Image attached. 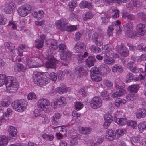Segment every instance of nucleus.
<instances>
[{"instance_id":"19","label":"nucleus","mask_w":146,"mask_h":146,"mask_svg":"<svg viewBox=\"0 0 146 146\" xmlns=\"http://www.w3.org/2000/svg\"><path fill=\"white\" fill-rule=\"evenodd\" d=\"M26 64L27 66L29 68L38 67L41 66L38 62H35L33 58L31 57L27 60Z\"/></svg>"},{"instance_id":"25","label":"nucleus","mask_w":146,"mask_h":146,"mask_svg":"<svg viewBox=\"0 0 146 146\" xmlns=\"http://www.w3.org/2000/svg\"><path fill=\"white\" fill-rule=\"evenodd\" d=\"M96 60L95 58L93 56H89L85 60L86 65L89 67H90L94 65V63Z\"/></svg>"},{"instance_id":"6","label":"nucleus","mask_w":146,"mask_h":146,"mask_svg":"<svg viewBox=\"0 0 146 146\" xmlns=\"http://www.w3.org/2000/svg\"><path fill=\"white\" fill-rule=\"evenodd\" d=\"M11 105L16 111L19 112L24 111L27 106V102L24 100H15L12 103Z\"/></svg>"},{"instance_id":"32","label":"nucleus","mask_w":146,"mask_h":146,"mask_svg":"<svg viewBox=\"0 0 146 146\" xmlns=\"http://www.w3.org/2000/svg\"><path fill=\"white\" fill-rule=\"evenodd\" d=\"M8 139L5 135H0V146H6L8 143Z\"/></svg>"},{"instance_id":"4","label":"nucleus","mask_w":146,"mask_h":146,"mask_svg":"<svg viewBox=\"0 0 146 146\" xmlns=\"http://www.w3.org/2000/svg\"><path fill=\"white\" fill-rule=\"evenodd\" d=\"M5 84L7 92L8 93H15L18 88L19 85L17 80L14 77L7 76Z\"/></svg>"},{"instance_id":"47","label":"nucleus","mask_w":146,"mask_h":146,"mask_svg":"<svg viewBox=\"0 0 146 146\" xmlns=\"http://www.w3.org/2000/svg\"><path fill=\"white\" fill-rule=\"evenodd\" d=\"M103 1L104 2H105L108 3L115 2L118 4H120L121 3L122 1H123L124 3H125L127 1V0H103Z\"/></svg>"},{"instance_id":"61","label":"nucleus","mask_w":146,"mask_h":146,"mask_svg":"<svg viewBox=\"0 0 146 146\" xmlns=\"http://www.w3.org/2000/svg\"><path fill=\"white\" fill-rule=\"evenodd\" d=\"M112 116L110 114L106 113L105 114L104 119L105 121H107L112 122V120L111 119Z\"/></svg>"},{"instance_id":"26","label":"nucleus","mask_w":146,"mask_h":146,"mask_svg":"<svg viewBox=\"0 0 146 146\" xmlns=\"http://www.w3.org/2000/svg\"><path fill=\"white\" fill-rule=\"evenodd\" d=\"M135 61V60H133L132 61H130L128 63L127 67L128 69L133 72L136 73L138 72L139 69L136 67L133 66Z\"/></svg>"},{"instance_id":"20","label":"nucleus","mask_w":146,"mask_h":146,"mask_svg":"<svg viewBox=\"0 0 146 146\" xmlns=\"http://www.w3.org/2000/svg\"><path fill=\"white\" fill-rule=\"evenodd\" d=\"M15 7V4L13 2H11L6 4L4 9V11L7 14H11L13 13Z\"/></svg>"},{"instance_id":"21","label":"nucleus","mask_w":146,"mask_h":146,"mask_svg":"<svg viewBox=\"0 0 146 146\" xmlns=\"http://www.w3.org/2000/svg\"><path fill=\"white\" fill-rule=\"evenodd\" d=\"M105 137L106 139L110 141H112L115 138V134L114 131L108 129L106 131Z\"/></svg>"},{"instance_id":"45","label":"nucleus","mask_w":146,"mask_h":146,"mask_svg":"<svg viewBox=\"0 0 146 146\" xmlns=\"http://www.w3.org/2000/svg\"><path fill=\"white\" fill-rule=\"evenodd\" d=\"M101 96L103 97V100H107L110 98L109 94L106 91H103L101 93Z\"/></svg>"},{"instance_id":"35","label":"nucleus","mask_w":146,"mask_h":146,"mask_svg":"<svg viewBox=\"0 0 146 146\" xmlns=\"http://www.w3.org/2000/svg\"><path fill=\"white\" fill-rule=\"evenodd\" d=\"M44 11L42 10L38 11V12H34L32 13L33 17L37 19H40L44 17Z\"/></svg>"},{"instance_id":"23","label":"nucleus","mask_w":146,"mask_h":146,"mask_svg":"<svg viewBox=\"0 0 146 146\" xmlns=\"http://www.w3.org/2000/svg\"><path fill=\"white\" fill-rule=\"evenodd\" d=\"M40 40H36L35 41V46L37 48L39 49L43 47L44 40L46 39L45 36L44 35H42L40 36Z\"/></svg>"},{"instance_id":"14","label":"nucleus","mask_w":146,"mask_h":146,"mask_svg":"<svg viewBox=\"0 0 146 146\" xmlns=\"http://www.w3.org/2000/svg\"><path fill=\"white\" fill-rule=\"evenodd\" d=\"M102 105L101 99L99 97H95L91 101L90 106L93 109H96L101 107Z\"/></svg>"},{"instance_id":"57","label":"nucleus","mask_w":146,"mask_h":146,"mask_svg":"<svg viewBox=\"0 0 146 146\" xmlns=\"http://www.w3.org/2000/svg\"><path fill=\"white\" fill-rule=\"evenodd\" d=\"M53 129L59 131V133H60V132L65 131L66 130V127L64 126H59L54 127Z\"/></svg>"},{"instance_id":"27","label":"nucleus","mask_w":146,"mask_h":146,"mask_svg":"<svg viewBox=\"0 0 146 146\" xmlns=\"http://www.w3.org/2000/svg\"><path fill=\"white\" fill-rule=\"evenodd\" d=\"M84 45L82 43H77L74 46V52L75 53H80L82 52L84 50Z\"/></svg>"},{"instance_id":"5","label":"nucleus","mask_w":146,"mask_h":146,"mask_svg":"<svg viewBox=\"0 0 146 146\" xmlns=\"http://www.w3.org/2000/svg\"><path fill=\"white\" fill-rule=\"evenodd\" d=\"M55 23L58 28L62 31H73L77 29V27L76 25H68L66 20L64 19H61L57 21Z\"/></svg>"},{"instance_id":"64","label":"nucleus","mask_w":146,"mask_h":146,"mask_svg":"<svg viewBox=\"0 0 146 146\" xmlns=\"http://www.w3.org/2000/svg\"><path fill=\"white\" fill-rule=\"evenodd\" d=\"M46 22L44 20H42L40 21H36L35 22V24L38 26H42L46 24Z\"/></svg>"},{"instance_id":"37","label":"nucleus","mask_w":146,"mask_h":146,"mask_svg":"<svg viewBox=\"0 0 146 146\" xmlns=\"http://www.w3.org/2000/svg\"><path fill=\"white\" fill-rule=\"evenodd\" d=\"M100 68H101L102 72L104 73L108 74L109 73L110 71V68L104 64L101 65Z\"/></svg>"},{"instance_id":"41","label":"nucleus","mask_w":146,"mask_h":146,"mask_svg":"<svg viewBox=\"0 0 146 146\" xmlns=\"http://www.w3.org/2000/svg\"><path fill=\"white\" fill-rule=\"evenodd\" d=\"M42 137L44 139L50 141H52L54 138V136L50 134L44 133L42 135Z\"/></svg>"},{"instance_id":"24","label":"nucleus","mask_w":146,"mask_h":146,"mask_svg":"<svg viewBox=\"0 0 146 146\" xmlns=\"http://www.w3.org/2000/svg\"><path fill=\"white\" fill-rule=\"evenodd\" d=\"M135 114L138 118H144L146 116V110L144 108H141L137 110Z\"/></svg>"},{"instance_id":"62","label":"nucleus","mask_w":146,"mask_h":146,"mask_svg":"<svg viewBox=\"0 0 146 146\" xmlns=\"http://www.w3.org/2000/svg\"><path fill=\"white\" fill-rule=\"evenodd\" d=\"M28 100H31L33 99H35L36 98V96L35 94L34 93H30L28 95Z\"/></svg>"},{"instance_id":"16","label":"nucleus","mask_w":146,"mask_h":146,"mask_svg":"<svg viewBox=\"0 0 146 146\" xmlns=\"http://www.w3.org/2000/svg\"><path fill=\"white\" fill-rule=\"evenodd\" d=\"M7 131L9 133L8 137L9 139L13 141L15 139L17 133V130L14 127L10 126L7 129Z\"/></svg>"},{"instance_id":"58","label":"nucleus","mask_w":146,"mask_h":146,"mask_svg":"<svg viewBox=\"0 0 146 146\" xmlns=\"http://www.w3.org/2000/svg\"><path fill=\"white\" fill-rule=\"evenodd\" d=\"M7 21V19L1 15L0 14V25H5Z\"/></svg>"},{"instance_id":"8","label":"nucleus","mask_w":146,"mask_h":146,"mask_svg":"<svg viewBox=\"0 0 146 146\" xmlns=\"http://www.w3.org/2000/svg\"><path fill=\"white\" fill-rule=\"evenodd\" d=\"M32 7L30 5H22L19 7L17 9L18 15L21 17H25L29 13H30L32 10Z\"/></svg>"},{"instance_id":"28","label":"nucleus","mask_w":146,"mask_h":146,"mask_svg":"<svg viewBox=\"0 0 146 146\" xmlns=\"http://www.w3.org/2000/svg\"><path fill=\"white\" fill-rule=\"evenodd\" d=\"M71 52L68 50L61 55L60 58L64 61H68L71 58Z\"/></svg>"},{"instance_id":"44","label":"nucleus","mask_w":146,"mask_h":146,"mask_svg":"<svg viewBox=\"0 0 146 146\" xmlns=\"http://www.w3.org/2000/svg\"><path fill=\"white\" fill-rule=\"evenodd\" d=\"M68 72L69 73V70L67 71V70H64V72L61 71H59L58 72V79L60 80H62L63 79L65 73Z\"/></svg>"},{"instance_id":"50","label":"nucleus","mask_w":146,"mask_h":146,"mask_svg":"<svg viewBox=\"0 0 146 146\" xmlns=\"http://www.w3.org/2000/svg\"><path fill=\"white\" fill-rule=\"evenodd\" d=\"M122 17L125 19L127 18L128 19L131 20H134L135 19V17L134 15L125 13H123Z\"/></svg>"},{"instance_id":"12","label":"nucleus","mask_w":146,"mask_h":146,"mask_svg":"<svg viewBox=\"0 0 146 146\" xmlns=\"http://www.w3.org/2000/svg\"><path fill=\"white\" fill-rule=\"evenodd\" d=\"M47 59L49 61L45 62V66L47 68H54L55 65L58 63V61L55 59L53 55L47 54Z\"/></svg>"},{"instance_id":"42","label":"nucleus","mask_w":146,"mask_h":146,"mask_svg":"<svg viewBox=\"0 0 146 146\" xmlns=\"http://www.w3.org/2000/svg\"><path fill=\"white\" fill-rule=\"evenodd\" d=\"M7 77L5 75L3 74H0V87L2 86L5 83V84L6 80Z\"/></svg>"},{"instance_id":"9","label":"nucleus","mask_w":146,"mask_h":146,"mask_svg":"<svg viewBox=\"0 0 146 146\" xmlns=\"http://www.w3.org/2000/svg\"><path fill=\"white\" fill-rule=\"evenodd\" d=\"M90 75L93 81L98 82L102 80L101 76L99 72L98 69L96 67H94L91 68Z\"/></svg>"},{"instance_id":"48","label":"nucleus","mask_w":146,"mask_h":146,"mask_svg":"<svg viewBox=\"0 0 146 146\" xmlns=\"http://www.w3.org/2000/svg\"><path fill=\"white\" fill-rule=\"evenodd\" d=\"M56 90L58 93L62 94L68 91V90L65 86H63L57 88Z\"/></svg>"},{"instance_id":"31","label":"nucleus","mask_w":146,"mask_h":146,"mask_svg":"<svg viewBox=\"0 0 146 146\" xmlns=\"http://www.w3.org/2000/svg\"><path fill=\"white\" fill-rule=\"evenodd\" d=\"M138 128L139 131L141 133L145 132L146 131V121H143L139 123Z\"/></svg>"},{"instance_id":"36","label":"nucleus","mask_w":146,"mask_h":146,"mask_svg":"<svg viewBox=\"0 0 146 146\" xmlns=\"http://www.w3.org/2000/svg\"><path fill=\"white\" fill-rule=\"evenodd\" d=\"M137 95L136 94L131 93L126 96V98L129 101H133L137 98Z\"/></svg>"},{"instance_id":"46","label":"nucleus","mask_w":146,"mask_h":146,"mask_svg":"<svg viewBox=\"0 0 146 146\" xmlns=\"http://www.w3.org/2000/svg\"><path fill=\"white\" fill-rule=\"evenodd\" d=\"M77 3V2L76 1L73 0H71L69 2V6L70 9L71 11H73L74 10Z\"/></svg>"},{"instance_id":"49","label":"nucleus","mask_w":146,"mask_h":146,"mask_svg":"<svg viewBox=\"0 0 146 146\" xmlns=\"http://www.w3.org/2000/svg\"><path fill=\"white\" fill-rule=\"evenodd\" d=\"M114 25H110L108 27L107 29L108 35L109 36H111L113 34V31L114 30Z\"/></svg>"},{"instance_id":"34","label":"nucleus","mask_w":146,"mask_h":146,"mask_svg":"<svg viewBox=\"0 0 146 146\" xmlns=\"http://www.w3.org/2000/svg\"><path fill=\"white\" fill-rule=\"evenodd\" d=\"M139 88L138 85L135 84L129 86L127 88V90L131 93L136 94Z\"/></svg>"},{"instance_id":"38","label":"nucleus","mask_w":146,"mask_h":146,"mask_svg":"<svg viewBox=\"0 0 146 146\" xmlns=\"http://www.w3.org/2000/svg\"><path fill=\"white\" fill-rule=\"evenodd\" d=\"M78 137L76 135H72L71 137V140L70 145L71 146H75L78 143Z\"/></svg>"},{"instance_id":"54","label":"nucleus","mask_w":146,"mask_h":146,"mask_svg":"<svg viewBox=\"0 0 146 146\" xmlns=\"http://www.w3.org/2000/svg\"><path fill=\"white\" fill-rule=\"evenodd\" d=\"M83 107V104L79 102H77L75 104V109L77 110H79L82 109Z\"/></svg>"},{"instance_id":"2","label":"nucleus","mask_w":146,"mask_h":146,"mask_svg":"<svg viewBox=\"0 0 146 146\" xmlns=\"http://www.w3.org/2000/svg\"><path fill=\"white\" fill-rule=\"evenodd\" d=\"M33 81L40 86H44L49 81V74L47 72L41 74L39 72H35L33 74Z\"/></svg>"},{"instance_id":"56","label":"nucleus","mask_w":146,"mask_h":146,"mask_svg":"<svg viewBox=\"0 0 146 146\" xmlns=\"http://www.w3.org/2000/svg\"><path fill=\"white\" fill-rule=\"evenodd\" d=\"M141 137L140 135H137L136 136L133 137L131 139V141L132 142L138 143L139 142Z\"/></svg>"},{"instance_id":"59","label":"nucleus","mask_w":146,"mask_h":146,"mask_svg":"<svg viewBox=\"0 0 146 146\" xmlns=\"http://www.w3.org/2000/svg\"><path fill=\"white\" fill-rule=\"evenodd\" d=\"M50 78L49 80H52V81H55L57 79L56 74L54 72H52L49 76Z\"/></svg>"},{"instance_id":"29","label":"nucleus","mask_w":146,"mask_h":146,"mask_svg":"<svg viewBox=\"0 0 146 146\" xmlns=\"http://www.w3.org/2000/svg\"><path fill=\"white\" fill-rule=\"evenodd\" d=\"M79 6L82 8H87L89 9H91L93 8L92 5L90 3L84 1L79 4Z\"/></svg>"},{"instance_id":"15","label":"nucleus","mask_w":146,"mask_h":146,"mask_svg":"<svg viewBox=\"0 0 146 146\" xmlns=\"http://www.w3.org/2000/svg\"><path fill=\"white\" fill-rule=\"evenodd\" d=\"M116 50L123 57L127 56L129 54V50L124 45L121 44L116 47Z\"/></svg>"},{"instance_id":"17","label":"nucleus","mask_w":146,"mask_h":146,"mask_svg":"<svg viewBox=\"0 0 146 146\" xmlns=\"http://www.w3.org/2000/svg\"><path fill=\"white\" fill-rule=\"evenodd\" d=\"M95 44L98 46L103 45V37L102 35L95 33L92 36Z\"/></svg>"},{"instance_id":"18","label":"nucleus","mask_w":146,"mask_h":146,"mask_svg":"<svg viewBox=\"0 0 146 146\" xmlns=\"http://www.w3.org/2000/svg\"><path fill=\"white\" fill-rule=\"evenodd\" d=\"M118 113H115L113 116V121L118 125L121 126H123L126 124L127 119L126 118H119Z\"/></svg>"},{"instance_id":"51","label":"nucleus","mask_w":146,"mask_h":146,"mask_svg":"<svg viewBox=\"0 0 146 146\" xmlns=\"http://www.w3.org/2000/svg\"><path fill=\"white\" fill-rule=\"evenodd\" d=\"M103 84L109 88H111L113 84L109 80L107 79H104L103 80Z\"/></svg>"},{"instance_id":"53","label":"nucleus","mask_w":146,"mask_h":146,"mask_svg":"<svg viewBox=\"0 0 146 146\" xmlns=\"http://www.w3.org/2000/svg\"><path fill=\"white\" fill-rule=\"evenodd\" d=\"M114 18H117L119 17V11L118 10L114 9L112 10V12L110 14Z\"/></svg>"},{"instance_id":"1","label":"nucleus","mask_w":146,"mask_h":146,"mask_svg":"<svg viewBox=\"0 0 146 146\" xmlns=\"http://www.w3.org/2000/svg\"><path fill=\"white\" fill-rule=\"evenodd\" d=\"M102 49V53L105 54L104 62L106 64L110 65L113 64L114 62V60L110 57L109 56H112L114 58H117L119 57V55L114 54L112 47L105 45L103 46Z\"/></svg>"},{"instance_id":"33","label":"nucleus","mask_w":146,"mask_h":146,"mask_svg":"<svg viewBox=\"0 0 146 146\" xmlns=\"http://www.w3.org/2000/svg\"><path fill=\"white\" fill-rule=\"evenodd\" d=\"M78 130L80 133L82 134H89L91 131V129L88 127H79L78 128Z\"/></svg>"},{"instance_id":"30","label":"nucleus","mask_w":146,"mask_h":146,"mask_svg":"<svg viewBox=\"0 0 146 146\" xmlns=\"http://www.w3.org/2000/svg\"><path fill=\"white\" fill-rule=\"evenodd\" d=\"M14 69L15 72H24L26 69L25 66L23 65L22 64L19 63H17L14 67Z\"/></svg>"},{"instance_id":"13","label":"nucleus","mask_w":146,"mask_h":146,"mask_svg":"<svg viewBox=\"0 0 146 146\" xmlns=\"http://www.w3.org/2000/svg\"><path fill=\"white\" fill-rule=\"evenodd\" d=\"M66 104V98L64 97H60L58 99L55 98L53 100L51 103L52 106L54 109L57 108L58 105L61 106H64Z\"/></svg>"},{"instance_id":"7","label":"nucleus","mask_w":146,"mask_h":146,"mask_svg":"<svg viewBox=\"0 0 146 146\" xmlns=\"http://www.w3.org/2000/svg\"><path fill=\"white\" fill-rule=\"evenodd\" d=\"M50 105L49 101L46 98H41L37 102V105L39 110L40 111H44L46 113H48L49 112V110L47 107Z\"/></svg>"},{"instance_id":"3","label":"nucleus","mask_w":146,"mask_h":146,"mask_svg":"<svg viewBox=\"0 0 146 146\" xmlns=\"http://www.w3.org/2000/svg\"><path fill=\"white\" fill-rule=\"evenodd\" d=\"M5 47L7 51L10 53L12 56L16 55V52L18 53V56L21 57L23 56V51H26L29 50V48L26 45L21 44L17 48L16 50H15V46L11 43L7 42L5 44Z\"/></svg>"},{"instance_id":"40","label":"nucleus","mask_w":146,"mask_h":146,"mask_svg":"<svg viewBox=\"0 0 146 146\" xmlns=\"http://www.w3.org/2000/svg\"><path fill=\"white\" fill-rule=\"evenodd\" d=\"M76 73L80 77L82 76L84 74V70H83V67L78 66L76 68Z\"/></svg>"},{"instance_id":"10","label":"nucleus","mask_w":146,"mask_h":146,"mask_svg":"<svg viewBox=\"0 0 146 146\" xmlns=\"http://www.w3.org/2000/svg\"><path fill=\"white\" fill-rule=\"evenodd\" d=\"M123 31L125 35L132 38H134L136 35L135 32L132 33L133 27L131 23L129 22L126 23L123 25Z\"/></svg>"},{"instance_id":"63","label":"nucleus","mask_w":146,"mask_h":146,"mask_svg":"<svg viewBox=\"0 0 146 146\" xmlns=\"http://www.w3.org/2000/svg\"><path fill=\"white\" fill-rule=\"evenodd\" d=\"M146 60V55L143 54L138 57L137 61L139 62H141L142 61H145Z\"/></svg>"},{"instance_id":"11","label":"nucleus","mask_w":146,"mask_h":146,"mask_svg":"<svg viewBox=\"0 0 146 146\" xmlns=\"http://www.w3.org/2000/svg\"><path fill=\"white\" fill-rule=\"evenodd\" d=\"M45 43L46 45H49V47L52 49V51L50 50V52L48 51L47 54L53 55L55 53L54 50H56L58 48V43L57 41L54 39L46 40Z\"/></svg>"},{"instance_id":"43","label":"nucleus","mask_w":146,"mask_h":146,"mask_svg":"<svg viewBox=\"0 0 146 146\" xmlns=\"http://www.w3.org/2000/svg\"><path fill=\"white\" fill-rule=\"evenodd\" d=\"M127 122V124L128 126H130L133 129H135L137 128V123L136 121L131 120Z\"/></svg>"},{"instance_id":"55","label":"nucleus","mask_w":146,"mask_h":146,"mask_svg":"<svg viewBox=\"0 0 146 146\" xmlns=\"http://www.w3.org/2000/svg\"><path fill=\"white\" fill-rule=\"evenodd\" d=\"M133 78V76L132 74L131 73H128L126 76V78L125 80L126 82H130Z\"/></svg>"},{"instance_id":"52","label":"nucleus","mask_w":146,"mask_h":146,"mask_svg":"<svg viewBox=\"0 0 146 146\" xmlns=\"http://www.w3.org/2000/svg\"><path fill=\"white\" fill-rule=\"evenodd\" d=\"M124 131V129H117L115 131V135H117V137H119L123 135Z\"/></svg>"},{"instance_id":"60","label":"nucleus","mask_w":146,"mask_h":146,"mask_svg":"<svg viewBox=\"0 0 146 146\" xmlns=\"http://www.w3.org/2000/svg\"><path fill=\"white\" fill-rule=\"evenodd\" d=\"M8 25L9 26H11L13 29H16L17 28V23L15 21H10Z\"/></svg>"},{"instance_id":"39","label":"nucleus","mask_w":146,"mask_h":146,"mask_svg":"<svg viewBox=\"0 0 146 146\" xmlns=\"http://www.w3.org/2000/svg\"><path fill=\"white\" fill-rule=\"evenodd\" d=\"M58 48L59 52L62 53V54L67 51L66 46L64 44L62 43L60 44L58 46Z\"/></svg>"},{"instance_id":"22","label":"nucleus","mask_w":146,"mask_h":146,"mask_svg":"<svg viewBox=\"0 0 146 146\" xmlns=\"http://www.w3.org/2000/svg\"><path fill=\"white\" fill-rule=\"evenodd\" d=\"M145 25L143 23L138 24L137 27V33L141 35L144 36L146 34V31L145 29Z\"/></svg>"}]
</instances>
